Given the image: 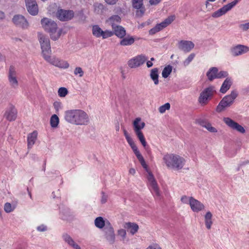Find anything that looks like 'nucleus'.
Masks as SVG:
<instances>
[{"mask_svg":"<svg viewBox=\"0 0 249 249\" xmlns=\"http://www.w3.org/2000/svg\"><path fill=\"white\" fill-rule=\"evenodd\" d=\"M4 210L5 212L9 213L12 212L14 209L12 208V205L10 203L7 202L4 204Z\"/></svg>","mask_w":249,"mask_h":249,"instance_id":"nucleus-48","label":"nucleus"},{"mask_svg":"<svg viewBox=\"0 0 249 249\" xmlns=\"http://www.w3.org/2000/svg\"><path fill=\"white\" fill-rule=\"evenodd\" d=\"M129 174L134 175L136 173V171L134 168H130L129 170Z\"/></svg>","mask_w":249,"mask_h":249,"instance_id":"nucleus-61","label":"nucleus"},{"mask_svg":"<svg viewBox=\"0 0 249 249\" xmlns=\"http://www.w3.org/2000/svg\"><path fill=\"white\" fill-rule=\"evenodd\" d=\"M51 54V53H48L43 56V58L49 63L56 66L58 58L55 57H51L50 55Z\"/></svg>","mask_w":249,"mask_h":249,"instance_id":"nucleus-36","label":"nucleus"},{"mask_svg":"<svg viewBox=\"0 0 249 249\" xmlns=\"http://www.w3.org/2000/svg\"><path fill=\"white\" fill-rule=\"evenodd\" d=\"M228 75V73L226 71H220L219 72H217V74H216V78H222L227 77Z\"/></svg>","mask_w":249,"mask_h":249,"instance_id":"nucleus-49","label":"nucleus"},{"mask_svg":"<svg viewBox=\"0 0 249 249\" xmlns=\"http://www.w3.org/2000/svg\"><path fill=\"white\" fill-rule=\"evenodd\" d=\"M249 51V47L244 45H237L231 48V54L233 56H237L246 53Z\"/></svg>","mask_w":249,"mask_h":249,"instance_id":"nucleus-16","label":"nucleus"},{"mask_svg":"<svg viewBox=\"0 0 249 249\" xmlns=\"http://www.w3.org/2000/svg\"><path fill=\"white\" fill-rule=\"evenodd\" d=\"M215 92L214 88L213 86L206 88L200 94L198 98L199 103L202 106L206 105Z\"/></svg>","mask_w":249,"mask_h":249,"instance_id":"nucleus-5","label":"nucleus"},{"mask_svg":"<svg viewBox=\"0 0 249 249\" xmlns=\"http://www.w3.org/2000/svg\"><path fill=\"white\" fill-rule=\"evenodd\" d=\"M121 21L120 17L117 15L111 16L107 20V22L111 25L112 28L117 26V24L120 23Z\"/></svg>","mask_w":249,"mask_h":249,"instance_id":"nucleus-30","label":"nucleus"},{"mask_svg":"<svg viewBox=\"0 0 249 249\" xmlns=\"http://www.w3.org/2000/svg\"><path fill=\"white\" fill-rule=\"evenodd\" d=\"M37 230L39 231L42 232L47 231V228L44 225H41L37 227Z\"/></svg>","mask_w":249,"mask_h":249,"instance_id":"nucleus-53","label":"nucleus"},{"mask_svg":"<svg viewBox=\"0 0 249 249\" xmlns=\"http://www.w3.org/2000/svg\"><path fill=\"white\" fill-rule=\"evenodd\" d=\"M41 23L44 30L50 33L52 39L56 40L60 37L62 29L57 31V25L53 20L48 18H43L41 19Z\"/></svg>","mask_w":249,"mask_h":249,"instance_id":"nucleus-3","label":"nucleus"},{"mask_svg":"<svg viewBox=\"0 0 249 249\" xmlns=\"http://www.w3.org/2000/svg\"><path fill=\"white\" fill-rule=\"evenodd\" d=\"M147 179L149 183L150 189L155 196L159 197L160 196L159 188L157 181L151 172L148 173Z\"/></svg>","mask_w":249,"mask_h":249,"instance_id":"nucleus-13","label":"nucleus"},{"mask_svg":"<svg viewBox=\"0 0 249 249\" xmlns=\"http://www.w3.org/2000/svg\"><path fill=\"white\" fill-rule=\"evenodd\" d=\"M105 236L107 240L110 244H113L115 242V236L113 227L108 223V225H106L104 229Z\"/></svg>","mask_w":249,"mask_h":249,"instance_id":"nucleus-19","label":"nucleus"},{"mask_svg":"<svg viewBox=\"0 0 249 249\" xmlns=\"http://www.w3.org/2000/svg\"><path fill=\"white\" fill-rule=\"evenodd\" d=\"M28 148L31 147L32 145H33L35 143V141H28Z\"/></svg>","mask_w":249,"mask_h":249,"instance_id":"nucleus-62","label":"nucleus"},{"mask_svg":"<svg viewBox=\"0 0 249 249\" xmlns=\"http://www.w3.org/2000/svg\"><path fill=\"white\" fill-rule=\"evenodd\" d=\"M218 69L216 67H212L209 69L207 72V76L209 80L212 81L213 79H216V74H217Z\"/></svg>","mask_w":249,"mask_h":249,"instance_id":"nucleus-32","label":"nucleus"},{"mask_svg":"<svg viewBox=\"0 0 249 249\" xmlns=\"http://www.w3.org/2000/svg\"><path fill=\"white\" fill-rule=\"evenodd\" d=\"M238 1V0H234L231 2L224 5L220 9L213 12L212 15V17L214 18H217L225 15L228 11L231 10L234 6H235Z\"/></svg>","mask_w":249,"mask_h":249,"instance_id":"nucleus-9","label":"nucleus"},{"mask_svg":"<svg viewBox=\"0 0 249 249\" xmlns=\"http://www.w3.org/2000/svg\"><path fill=\"white\" fill-rule=\"evenodd\" d=\"M124 227L129 231L132 235L135 234L139 229V226L135 223L126 222L124 224Z\"/></svg>","mask_w":249,"mask_h":249,"instance_id":"nucleus-27","label":"nucleus"},{"mask_svg":"<svg viewBox=\"0 0 249 249\" xmlns=\"http://www.w3.org/2000/svg\"><path fill=\"white\" fill-rule=\"evenodd\" d=\"M94 223L95 226L99 229H102L106 226L103 218L101 216L98 217L95 219Z\"/></svg>","mask_w":249,"mask_h":249,"instance_id":"nucleus-37","label":"nucleus"},{"mask_svg":"<svg viewBox=\"0 0 249 249\" xmlns=\"http://www.w3.org/2000/svg\"><path fill=\"white\" fill-rule=\"evenodd\" d=\"M56 15L59 20L68 21L73 17L74 13L72 10H66L61 9L57 10Z\"/></svg>","mask_w":249,"mask_h":249,"instance_id":"nucleus-15","label":"nucleus"},{"mask_svg":"<svg viewBox=\"0 0 249 249\" xmlns=\"http://www.w3.org/2000/svg\"><path fill=\"white\" fill-rule=\"evenodd\" d=\"M17 71L14 66H10L8 73V79L10 86L16 89L18 87V82L17 77Z\"/></svg>","mask_w":249,"mask_h":249,"instance_id":"nucleus-12","label":"nucleus"},{"mask_svg":"<svg viewBox=\"0 0 249 249\" xmlns=\"http://www.w3.org/2000/svg\"><path fill=\"white\" fill-rule=\"evenodd\" d=\"M130 146H131V148L132 149L133 152H134L136 156L137 157V159L139 160L140 162L141 163L142 166L144 168L146 169L147 168V165L145 163V161L142 156V155L141 154L140 152H139L137 147L135 144L134 141H128Z\"/></svg>","mask_w":249,"mask_h":249,"instance_id":"nucleus-20","label":"nucleus"},{"mask_svg":"<svg viewBox=\"0 0 249 249\" xmlns=\"http://www.w3.org/2000/svg\"><path fill=\"white\" fill-rule=\"evenodd\" d=\"M53 105L54 109L56 110V113H57L59 111V109H61L62 107V104L60 102H57V101L54 102L53 103Z\"/></svg>","mask_w":249,"mask_h":249,"instance_id":"nucleus-50","label":"nucleus"},{"mask_svg":"<svg viewBox=\"0 0 249 249\" xmlns=\"http://www.w3.org/2000/svg\"><path fill=\"white\" fill-rule=\"evenodd\" d=\"M237 96V92L235 90H233L230 94L224 97L216 107V111L220 113L224 111L226 108L230 107L233 103L234 100Z\"/></svg>","mask_w":249,"mask_h":249,"instance_id":"nucleus-4","label":"nucleus"},{"mask_svg":"<svg viewBox=\"0 0 249 249\" xmlns=\"http://www.w3.org/2000/svg\"><path fill=\"white\" fill-rule=\"evenodd\" d=\"M181 201L185 204H189V198L186 196H183L180 199Z\"/></svg>","mask_w":249,"mask_h":249,"instance_id":"nucleus-54","label":"nucleus"},{"mask_svg":"<svg viewBox=\"0 0 249 249\" xmlns=\"http://www.w3.org/2000/svg\"><path fill=\"white\" fill-rule=\"evenodd\" d=\"M38 37L41 45L43 56L48 53H51L49 39L40 33H38Z\"/></svg>","mask_w":249,"mask_h":249,"instance_id":"nucleus-7","label":"nucleus"},{"mask_svg":"<svg viewBox=\"0 0 249 249\" xmlns=\"http://www.w3.org/2000/svg\"><path fill=\"white\" fill-rule=\"evenodd\" d=\"M63 238L69 245L72 246L75 249H81L80 247L76 244L73 239L68 234H64L63 235Z\"/></svg>","mask_w":249,"mask_h":249,"instance_id":"nucleus-34","label":"nucleus"},{"mask_svg":"<svg viewBox=\"0 0 249 249\" xmlns=\"http://www.w3.org/2000/svg\"><path fill=\"white\" fill-rule=\"evenodd\" d=\"M196 123L203 127L205 128L208 131L211 133H216L217 132V129L213 126L210 122L204 119H197L196 120Z\"/></svg>","mask_w":249,"mask_h":249,"instance_id":"nucleus-24","label":"nucleus"},{"mask_svg":"<svg viewBox=\"0 0 249 249\" xmlns=\"http://www.w3.org/2000/svg\"><path fill=\"white\" fill-rule=\"evenodd\" d=\"M103 194H104V196H103V197L102 198L101 202L102 203H105L107 201V196L104 195V193H103Z\"/></svg>","mask_w":249,"mask_h":249,"instance_id":"nucleus-63","label":"nucleus"},{"mask_svg":"<svg viewBox=\"0 0 249 249\" xmlns=\"http://www.w3.org/2000/svg\"><path fill=\"white\" fill-rule=\"evenodd\" d=\"M3 117L8 121H15L17 117V110L16 108L11 106L5 110Z\"/></svg>","mask_w":249,"mask_h":249,"instance_id":"nucleus-18","label":"nucleus"},{"mask_svg":"<svg viewBox=\"0 0 249 249\" xmlns=\"http://www.w3.org/2000/svg\"><path fill=\"white\" fill-rule=\"evenodd\" d=\"M170 104L168 103H167L165 104L164 105L160 106L159 108V111L160 113H163L166 111V110H169L170 109Z\"/></svg>","mask_w":249,"mask_h":249,"instance_id":"nucleus-44","label":"nucleus"},{"mask_svg":"<svg viewBox=\"0 0 249 249\" xmlns=\"http://www.w3.org/2000/svg\"><path fill=\"white\" fill-rule=\"evenodd\" d=\"M123 131H124V135L125 136L126 140H130V138L129 137V135L128 133V132L126 131V130H125L124 128H123Z\"/></svg>","mask_w":249,"mask_h":249,"instance_id":"nucleus-57","label":"nucleus"},{"mask_svg":"<svg viewBox=\"0 0 249 249\" xmlns=\"http://www.w3.org/2000/svg\"><path fill=\"white\" fill-rule=\"evenodd\" d=\"M115 129H116V130L117 131H118L119 130V129H120V127H119V125L118 124V123L115 126Z\"/></svg>","mask_w":249,"mask_h":249,"instance_id":"nucleus-64","label":"nucleus"},{"mask_svg":"<svg viewBox=\"0 0 249 249\" xmlns=\"http://www.w3.org/2000/svg\"><path fill=\"white\" fill-rule=\"evenodd\" d=\"M118 233L119 235L122 236L123 238H125L126 235V231L124 229H120L118 231Z\"/></svg>","mask_w":249,"mask_h":249,"instance_id":"nucleus-51","label":"nucleus"},{"mask_svg":"<svg viewBox=\"0 0 249 249\" xmlns=\"http://www.w3.org/2000/svg\"><path fill=\"white\" fill-rule=\"evenodd\" d=\"M64 119L68 123L77 125H87L89 121L87 113L81 109H70L64 113Z\"/></svg>","mask_w":249,"mask_h":249,"instance_id":"nucleus-1","label":"nucleus"},{"mask_svg":"<svg viewBox=\"0 0 249 249\" xmlns=\"http://www.w3.org/2000/svg\"><path fill=\"white\" fill-rule=\"evenodd\" d=\"M240 28L243 31H246L249 29V22L240 25Z\"/></svg>","mask_w":249,"mask_h":249,"instance_id":"nucleus-52","label":"nucleus"},{"mask_svg":"<svg viewBox=\"0 0 249 249\" xmlns=\"http://www.w3.org/2000/svg\"><path fill=\"white\" fill-rule=\"evenodd\" d=\"M120 44L123 46H130L133 44L135 42V39L132 36H127L121 38Z\"/></svg>","mask_w":249,"mask_h":249,"instance_id":"nucleus-28","label":"nucleus"},{"mask_svg":"<svg viewBox=\"0 0 249 249\" xmlns=\"http://www.w3.org/2000/svg\"><path fill=\"white\" fill-rule=\"evenodd\" d=\"M144 126L145 123L141 122L140 118H137L133 122L134 130L139 140H145L143 135L141 131Z\"/></svg>","mask_w":249,"mask_h":249,"instance_id":"nucleus-11","label":"nucleus"},{"mask_svg":"<svg viewBox=\"0 0 249 249\" xmlns=\"http://www.w3.org/2000/svg\"><path fill=\"white\" fill-rule=\"evenodd\" d=\"M232 85L231 78H227L223 83L220 91L222 93H225L229 90Z\"/></svg>","mask_w":249,"mask_h":249,"instance_id":"nucleus-29","label":"nucleus"},{"mask_svg":"<svg viewBox=\"0 0 249 249\" xmlns=\"http://www.w3.org/2000/svg\"><path fill=\"white\" fill-rule=\"evenodd\" d=\"M224 123L230 128L236 130L241 133H244L245 132V130L244 127L235 122L231 119L229 117H224L223 119Z\"/></svg>","mask_w":249,"mask_h":249,"instance_id":"nucleus-14","label":"nucleus"},{"mask_svg":"<svg viewBox=\"0 0 249 249\" xmlns=\"http://www.w3.org/2000/svg\"><path fill=\"white\" fill-rule=\"evenodd\" d=\"M37 134L38 133L36 131H34L32 133L29 134L27 137V140H35L37 139Z\"/></svg>","mask_w":249,"mask_h":249,"instance_id":"nucleus-46","label":"nucleus"},{"mask_svg":"<svg viewBox=\"0 0 249 249\" xmlns=\"http://www.w3.org/2000/svg\"><path fill=\"white\" fill-rule=\"evenodd\" d=\"M161 0H149V3L151 5H157L159 3Z\"/></svg>","mask_w":249,"mask_h":249,"instance_id":"nucleus-56","label":"nucleus"},{"mask_svg":"<svg viewBox=\"0 0 249 249\" xmlns=\"http://www.w3.org/2000/svg\"><path fill=\"white\" fill-rule=\"evenodd\" d=\"M153 65V63L151 61H147L146 62V66L148 68H150Z\"/></svg>","mask_w":249,"mask_h":249,"instance_id":"nucleus-60","label":"nucleus"},{"mask_svg":"<svg viewBox=\"0 0 249 249\" xmlns=\"http://www.w3.org/2000/svg\"><path fill=\"white\" fill-rule=\"evenodd\" d=\"M163 160L167 167L176 170L181 169L185 163V160L182 157L174 154H167Z\"/></svg>","mask_w":249,"mask_h":249,"instance_id":"nucleus-2","label":"nucleus"},{"mask_svg":"<svg viewBox=\"0 0 249 249\" xmlns=\"http://www.w3.org/2000/svg\"><path fill=\"white\" fill-rule=\"evenodd\" d=\"M196 123L203 127L205 128L208 131L211 133H216L217 132V129L213 126L210 122L204 119H197L196 120Z\"/></svg>","mask_w":249,"mask_h":249,"instance_id":"nucleus-23","label":"nucleus"},{"mask_svg":"<svg viewBox=\"0 0 249 249\" xmlns=\"http://www.w3.org/2000/svg\"><path fill=\"white\" fill-rule=\"evenodd\" d=\"M92 34L95 37L97 38L102 37L103 39H106L113 36L111 31L107 30L103 31L98 25L92 26Z\"/></svg>","mask_w":249,"mask_h":249,"instance_id":"nucleus-8","label":"nucleus"},{"mask_svg":"<svg viewBox=\"0 0 249 249\" xmlns=\"http://www.w3.org/2000/svg\"><path fill=\"white\" fill-rule=\"evenodd\" d=\"M63 238L69 245L72 246L75 249H81L80 247L76 244L73 239L68 234H64L63 235Z\"/></svg>","mask_w":249,"mask_h":249,"instance_id":"nucleus-33","label":"nucleus"},{"mask_svg":"<svg viewBox=\"0 0 249 249\" xmlns=\"http://www.w3.org/2000/svg\"><path fill=\"white\" fill-rule=\"evenodd\" d=\"M68 93L67 89L64 87H61L58 89V94L59 97H64Z\"/></svg>","mask_w":249,"mask_h":249,"instance_id":"nucleus-43","label":"nucleus"},{"mask_svg":"<svg viewBox=\"0 0 249 249\" xmlns=\"http://www.w3.org/2000/svg\"><path fill=\"white\" fill-rule=\"evenodd\" d=\"M212 218V214L210 212H207L205 215V223L206 227L208 229H211V225L213 224Z\"/></svg>","mask_w":249,"mask_h":249,"instance_id":"nucleus-35","label":"nucleus"},{"mask_svg":"<svg viewBox=\"0 0 249 249\" xmlns=\"http://www.w3.org/2000/svg\"><path fill=\"white\" fill-rule=\"evenodd\" d=\"M148 249H161V248L157 244H153L148 247Z\"/></svg>","mask_w":249,"mask_h":249,"instance_id":"nucleus-55","label":"nucleus"},{"mask_svg":"<svg viewBox=\"0 0 249 249\" xmlns=\"http://www.w3.org/2000/svg\"><path fill=\"white\" fill-rule=\"evenodd\" d=\"M105 1L109 4H114L118 0H105Z\"/></svg>","mask_w":249,"mask_h":249,"instance_id":"nucleus-58","label":"nucleus"},{"mask_svg":"<svg viewBox=\"0 0 249 249\" xmlns=\"http://www.w3.org/2000/svg\"><path fill=\"white\" fill-rule=\"evenodd\" d=\"M26 9L32 15L35 16L38 14V6L36 0H25Z\"/></svg>","mask_w":249,"mask_h":249,"instance_id":"nucleus-17","label":"nucleus"},{"mask_svg":"<svg viewBox=\"0 0 249 249\" xmlns=\"http://www.w3.org/2000/svg\"><path fill=\"white\" fill-rule=\"evenodd\" d=\"M195 56V54L194 53H191L188 57L184 61L183 65L185 66H188L190 63L193 60Z\"/></svg>","mask_w":249,"mask_h":249,"instance_id":"nucleus-45","label":"nucleus"},{"mask_svg":"<svg viewBox=\"0 0 249 249\" xmlns=\"http://www.w3.org/2000/svg\"><path fill=\"white\" fill-rule=\"evenodd\" d=\"M94 12L97 14H101L104 11V6L99 3H95L94 5Z\"/></svg>","mask_w":249,"mask_h":249,"instance_id":"nucleus-41","label":"nucleus"},{"mask_svg":"<svg viewBox=\"0 0 249 249\" xmlns=\"http://www.w3.org/2000/svg\"><path fill=\"white\" fill-rule=\"evenodd\" d=\"M172 71V67L171 65L166 66L162 71V76L166 78L169 76Z\"/></svg>","mask_w":249,"mask_h":249,"instance_id":"nucleus-40","label":"nucleus"},{"mask_svg":"<svg viewBox=\"0 0 249 249\" xmlns=\"http://www.w3.org/2000/svg\"><path fill=\"white\" fill-rule=\"evenodd\" d=\"M74 74L75 75L79 74V77H82L84 75V71L81 67H76L74 71Z\"/></svg>","mask_w":249,"mask_h":249,"instance_id":"nucleus-47","label":"nucleus"},{"mask_svg":"<svg viewBox=\"0 0 249 249\" xmlns=\"http://www.w3.org/2000/svg\"><path fill=\"white\" fill-rule=\"evenodd\" d=\"M59 120L56 114L52 116L50 119V124L52 127H56L59 124Z\"/></svg>","mask_w":249,"mask_h":249,"instance_id":"nucleus-39","label":"nucleus"},{"mask_svg":"<svg viewBox=\"0 0 249 249\" xmlns=\"http://www.w3.org/2000/svg\"><path fill=\"white\" fill-rule=\"evenodd\" d=\"M189 205L192 210L195 212H198L204 209V205L193 197H189Z\"/></svg>","mask_w":249,"mask_h":249,"instance_id":"nucleus-22","label":"nucleus"},{"mask_svg":"<svg viewBox=\"0 0 249 249\" xmlns=\"http://www.w3.org/2000/svg\"><path fill=\"white\" fill-rule=\"evenodd\" d=\"M142 6V0H133V6L134 8L140 9V12L142 13H144L143 8H141Z\"/></svg>","mask_w":249,"mask_h":249,"instance_id":"nucleus-38","label":"nucleus"},{"mask_svg":"<svg viewBox=\"0 0 249 249\" xmlns=\"http://www.w3.org/2000/svg\"><path fill=\"white\" fill-rule=\"evenodd\" d=\"M159 69L157 68H154L150 71V77L154 82L155 85H157L159 83Z\"/></svg>","mask_w":249,"mask_h":249,"instance_id":"nucleus-31","label":"nucleus"},{"mask_svg":"<svg viewBox=\"0 0 249 249\" xmlns=\"http://www.w3.org/2000/svg\"><path fill=\"white\" fill-rule=\"evenodd\" d=\"M56 67L63 69H67L69 67V64L66 61L58 59Z\"/></svg>","mask_w":249,"mask_h":249,"instance_id":"nucleus-42","label":"nucleus"},{"mask_svg":"<svg viewBox=\"0 0 249 249\" xmlns=\"http://www.w3.org/2000/svg\"><path fill=\"white\" fill-rule=\"evenodd\" d=\"M112 28L113 30L112 31L113 36L115 35L120 38H122L125 36L126 31L125 29L122 26L117 25Z\"/></svg>","mask_w":249,"mask_h":249,"instance_id":"nucleus-26","label":"nucleus"},{"mask_svg":"<svg viewBox=\"0 0 249 249\" xmlns=\"http://www.w3.org/2000/svg\"><path fill=\"white\" fill-rule=\"evenodd\" d=\"M194 47V43L191 41L181 40L178 43V48L185 53L190 52Z\"/></svg>","mask_w":249,"mask_h":249,"instance_id":"nucleus-25","label":"nucleus"},{"mask_svg":"<svg viewBox=\"0 0 249 249\" xmlns=\"http://www.w3.org/2000/svg\"><path fill=\"white\" fill-rule=\"evenodd\" d=\"M5 18V14L3 12L0 11V20L4 19Z\"/></svg>","mask_w":249,"mask_h":249,"instance_id":"nucleus-59","label":"nucleus"},{"mask_svg":"<svg viewBox=\"0 0 249 249\" xmlns=\"http://www.w3.org/2000/svg\"><path fill=\"white\" fill-rule=\"evenodd\" d=\"M12 21L15 25L22 28H27L28 26V23L26 19L22 15L14 16Z\"/></svg>","mask_w":249,"mask_h":249,"instance_id":"nucleus-21","label":"nucleus"},{"mask_svg":"<svg viewBox=\"0 0 249 249\" xmlns=\"http://www.w3.org/2000/svg\"><path fill=\"white\" fill-rule=\"evenodd\" d=\"M147 59L145 55H138L128 60L127 64L130 68H136L143 64Z\"/></svg>","mask_w":249,"mask_h":249,"instance_id":"nucleus-10","label":"nucleus"},{"mask_svg":"<svg viewBox=\"0 0 249 249\" xmlns=\"http://www.w3.org/2000/svg\"><path fill=\"white\" fill-rule=\"evenodd\" d=\"M175 18L176 17L175 15H171L168 17L164 21L160 23L157 24L154 27L151 29L149 31V34L153 35L162 30L169 25Z\"/></svg>","mask_w":249,"mask_h":249,"instance_id":"nucleus-6","label":"nucleus"}]
</instances>
